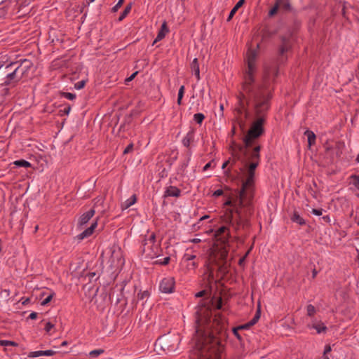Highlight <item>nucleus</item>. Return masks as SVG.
<instances>
[{
    "instance_id": "09e8293b",
    "label": "nucleus",
    "mask_w": 359,
    "mask_h": 359,
    "mask_svg": "<svg viewBox=\"0 0 359 359\" xmlns=\"http://www.w3.org/2000/svg\"><path fill=\"white\" fill-rule=\"evenodd\" d=\"M138 298L140 299H143L149 296V293L147 291H144L142 292L138 293Z\"/></svg>"
},
{
    "instance_id": "f3484780",
    "label": "nucleus",
    "mask_w": 359,
    "mask_h": 359,
    "mask_svg": "<svg viewBox=\"0 0 359 359\" xmlns=\"http://www.w3.org/2000/svg\"><path fill=\"white\" fill-rule=\"evenodd\" d=\"M55 353V351L52 350L46 351H36L29 352L28 354L29 358H37L40 356H52Z\"/></svg>"
},
{
    "instance_id": "680f3d73",
    "label": "nucleus",
    "mask_w": 359,
    "mask_h": 359,
    "mask_svg": "<svg viewBox=\"0 0 359 359\" xmlns=\"http://www.w3.org/2000/svg\"><path fill=\"white\" fill-rule=\"evenodd\" d=\"M210 166H211V162H209L207 164H205L203 168V171L208 170L210 168Z\"/></svg>"
},
{
    "instance_id": "4d7b16f0",
    "label": "nucleus",
    "mask_w": 359,
    "mask_h": 359,
    "mask_svg": "<svg viewBox=\"0 0 359 359\" xmlns=\"http://www.w3.org/2000/svg\"><path fill=\"white\" fill-rule=\"evenodd\" d=\"M240 329L237 327H234L233 328V333L234 334V335L238 339H241V336L239 335L238 334V330Z\"/></svg>"
},
{
    "instance_id": "9d476101",
    "label": "nucleus",
    "mask_w": 359,
    "mask_h": 359,
    "mask_svg": "<svg viewBox=\"0 0 359 359\" xmlns=\"http://www.w3.org/2000/svg\"><path fill=\"white\" fill-rule=\"evenodd\" d=\"M95 212V211L94 209H90V210L83 213L78 219V226L79 228H82L83 226H85L94 216Z\"/></svg>"
},
{
    "instance_id": "0e129e2a",
    "label": "nucleus",
    "mask_w": 359,
    "mask_h": 359,
    "mask_svg": "<svg viewBox=\"0 0 359 359\" xmlns=\"http://www.w3.org/2000/svg\"><path fill=\"white\" fill-rule=\"evenodd\" d=\"M190 242L194 243H197L201 242V239L195 238L190 240Z\"/></svg>"
},
{
    "instance_id": "cd10ccee",
    "label": "nucleus",
    "mask_w": 359,
    "mask_h": 359,
    "mask_svg": "<svg viewBox=\"0 0 359 359\" xmlns=\"http://www.w3.org/2000/svg\"><path fill=\"white\" fill-rule=\"evenodd\" d=\"M350 184H351L358 190H359V176L356 175H352L350 176Z\"/></svg>"
},
{
    "instance_id": "423d86ee",
    "label": "nucleus",
    "mask_w": 359,
    "mask_h": 359,
    "mask_svg": "<svg viewBox=\"0 0 359 359\" xmlns=\"http://www.w3.org/2000/svg\"><path fill=\"white\" fill-rule=\"evenodd\" d=\"M109 266L111 269L116 270L124 264V259L122 252L119 248L111 250V257L109 259Z\"/></svg>"
},
{
    "instance_id": "ddd939ff",
    "label": "nucleus",
    "mask_w": 359,
    "mask_h": 359,
    "mask_svg": "<svg viewBox=\"0 0 359 359\" xmlns=\"http://www.w3.org/2000/svg\"><path fill=\"white\" fill-rule=\"evenodd\" d=\"M198 316L196 319V323L197 324V320H200V322L203 325V328L207 329L208 327V323H209V330H212V327L214 326L215 321H217V319H215L213 322L210 320V318L208 317H202L201 314L199 313V311L196 312Z\"/></svg>"
},
{
    "instance_id": "f257e3e1",
    "label": "nucleus",
    "mask_w": 359,
    "mask_h": 359,
    "mask_svg": "<svg viewBox=\"0 0 359 359\" xmlns=\"http://www.w3.org/2000/svg\"><path fill=\"white\" fill-rule=\"evenodd\" d=\"M259 44L257 49H250L246 54L247 68L243 76L241 91L238 95V106L236 111L239 115L248 116V106L252 105L253 120L244 137L246 147H250L252 142L264 133V126L266 121L267 112L270 108L271 93L265 83L257 79L258 67L257 63Z\"/></svg>"
},
{
    "instance_id": "e2e57ef3",
    "label": "nucleus",
    "mask_w": 359,
    "mask_h": 359,
    "mask_svg": "<svg viewBox=\"0 0 359 359\" xmlns=\"http://www.w3.org/2000/svg\"><path fill=\"white\" fill-rule=\"evenodd\" d=\"M322 219H323L325 222H330V216H328V215L323 216V217H322Z\"/></svg>"
},
{
    "instance_id": "c9c22d12",
    "label": "nucleus",
    "mask_w": 359,
    "mask_h": 359,
    "mask_svg": "<svg viewBox=\"0 0 359 359\" xmlns=\"http://www.w3.org/2000/svg\"><path fill=\"white\" fill-rule=\"evenodd\" d=\"M306 312L309 316H313L316 313V309L312 304H309L306 306Z\"/></svg>"
},
{
    "instance_id": "e433bc0d",
    "label": "nucleus",
    "mask_w": 359,
    "mask_h": 359,
    "mask_svg": "<svg viewBox=\"0 0 359 359\" xmlns=\"http://www.w3.org/2000/svg\"><path fill=\"white\" fill-rule=\"evenodd\" d=\"M156 241V236L154 233H152L150 235L149 238L146 240V243L144 244V245H148L149 244L154 245Z\"/></svg>"
},
{
    "instance_id": "72a5a7b5",
    "label": "nucleus",
    "mask_w": 359,
    "mask_h": 359,
    "mask_svg": "<svg viewBox=\"0 0 359 359\" xmlns=\"http://www.w3.org/2000/svg\"><path fill=\"white\" fill-rule=\"evenodd\" d=\"M283 2V0H278L276 5L270 10L269 14V15L272 16L275 13H276L279 6L281 5Z\"/></svg>"
},
{
    "instance_id": "774afa93",
    "label": "nucleus",
    "mask_w": 359,
    "mask_h": 359,
    "mask_svg": "<svg viewBox=\"0 0 359 359\" xmlns=\"http://www.w3.org/2000/svg\"><path fill=\"white\" fill-rule=\"evenodd\" d=\"M320 359H330V358L327 356V355H323L322 358Z\"/></svg>"
},
{
    "instance_id": "c85d7f7f",
    "label": "nucleus",
    "mask_w": 359,
    "mask_h": 359,
    "mask_svg": "<svg viewBox=\"0 0 359 359\" xmlns=\"http://www.w3.org/2000/svg\"><path fill=\"white\" fill-rule=\"evenodd\" d=\"M131 8H132V4H130L128 6H126V7L125 8L124 11L120 15V16L118 18V20L119 21L123 20L128 15V13L130 12Z\"/></svg>"
},
{
    "instance_id": "6e6d98bb",
    "label": "nucleus",
    "mask_w": 359,
    "mask_h": 359,
    "mask_svg": "<svg viewBox=\"0 0 359 359\" xmlns=\"http://www.w3.org/2000/svg\"><path fill=\"white\" fill-rule=\"evenodd\" d=\"M205 293H206V290H201V291L196 293L195 297L197 298L202 297L205 294Z\"/></svg>"
},
{
    "instance_id": "5fc2aeb1",
    "label": "nucleus",
    "mask_w": 359,
    "mask_h": 359,
    "mask_svg": "<svg viewBox=\"0 0 359 359\" xmlns=\"http://www.w3.org/2000/svg\"><path fill=\"white\" fill-rule=\"evenodd\" d=\"M223 194V191L222 189H217L213 192L212 196L215 197L220 196Z\"/></svg>"
},
{
    "instance_id": "0eeeda50",
    "label": "nucleus",
    "mask_w": 359,
    "mask_h": 359,
    "mask_svg": "<svg viewBox=\"0 0 359 359\" xmlns=\"http://www.w3.org/2000/svg\"><path fill=\"white\" fill-rule=\"evenodd\" d=\"M175 286V280L173 277H165L160 281L159 290L162 293L170 294L174 292Z\"/></svg>"
},
{
    "instance_id": "20e7f679",
    "label": "nucleus",
    "mask_w": 359,
    "mask_h": 359,
    "mask_svg": "<svg viewBox=\"0 0 359 359\" xmlns=\"http://www.w3.org/2000/svg\"><path fill=\"white\" fill-rule=\"evenodd\" d=\"M229 226H232L231 225L224 224V225L219 227L214 231V237L216 242H219L224 245L229 243L231 238Z\"/></svg>"
},
{
    "instance_id": "2f4dec72",
    "label": "nucleus",
    "mask_w": 359,
    "mask_h": 359,
    "mask_svg": "<svg viewBox=\"0 0 359 359\" xmlns=\"http://www.w3.org/2000/svg\"><path fill=\"white\" fill-rule=\"evenodd\" d=\"M55 295V293L53 292H51L49 293L41 302V306H46L48 304L51 299H53V296Z\"/></svg>"
},
{
    "instance_id": "13d9d810",
    "label": "nucleus",
    "mask_w": 359,
    "mask_h": 359,
    "mask_svg": "<svg viewBox=\"0 0 359 359\" xmlns=\"http://www.w3.org/2000/svg\"><path fill=\"white\" fill-rule=\"evenodd\" d=\"M250 326H252L249 323L245 324V325H241V326H238V327L240 329V330H243V329H248L249 328Z\"/></svg>"
},
{
    "instance_id": "603ef678",
    "label": "nucleus",
    "mask_w": 359,
    "mask_h": 359,
    "mask_svg": "<svg viewBox=\"0 0 359 359\" xmlns=\"http://www.w3.org/2000/svg\"><path fill=\"white\" fill-rule=\"evenodd\" d=\"M184 86H182L180 89H179V91H178V95L177 97H183L184 96Z\"/></svg>"
},
{
    "instance_id": "7ed1b4c3",
    "label": "nucleus",
    "mask_w": 359,
    "mask_h": 359,
    "mask_svg": "<svg viewBox=\"0 0 359 359\" xmlns=\"http://www.w3.org/2000/svg\"><path fill=\"white\" fill-rule=\"evenodd\" d=\"M224 320L222 319L220 327L214 328V330H209V327L207 329L203 328V325L197 320V326L196 327V344L193 350V359H210L207 354L209 348V343H217L215 333L219 331L223 327Z\"/></svg>"
},
{
    "instance_id": "864d4df0",
    "label": "nucleus",
    "mask_w": 359,
    "mask_h": 359,
    "mask_svg": "<svg viewBox=\"0 0 359 359\" xmlns=\"http://www.w3.org/2000/svg\"><path fill=\"white\" fill-rule=\"evenodd\" d=\"M332 351L331 346L330 345H326L324 348L323 354L327 355Z\"/></svg>"
},
{
    "instance_id": "4c0bfd02",
    "label": "nucleus",
    "mask_w": 359,
    "mask_h": 359,
    "mask_svg": "<svg viewBox=\"0 0 359 359\" xmlns=\"http://www.w3.org/2000/svg\"><path fill=\"white\" fill-rule=\"evenodd\" d=\"M170 260V257H165L163 259H158L155 262L156 264L167 265Z\"/></svg>"
},
{
    "instance_id": "8fccbe9b",
    "label": "nucleus",
    "mask_w": 359,
    "mask_h": 359,
    "mask_svg": "<svg viewBox=\"0 0 359 359\" xmlns=\"http://www.w3.org/2000/svg\"><path fill=\"white\" fill-rule=\"evenodd\" d=\"M259 313H257L254 316V318H253L250 321V325H255V324L257 322V320H258V319H259Z\"/></svg>"
},
{
    "instance_id": "9b49d317",
    "label": "nucleus",
    "mask_w": 359,
    "mask_h": 359,
    "mask_svg": "<svg viewBox=\"0 0 359 359\" xmlns=\"http://www.w3.org/2000/svg\"><path fill=\"white\" fill-rule=\"evenodd\" d=\"M307 327L310 330L314 329L318 334L325 332L327 329L322 321H317L316 320L309 323Z\"/></svg>"
},
{
    "instance_id": "052dcab7",
    "label": "nucleus",
    "mask_w": 359,
    "mask_h": 359,
    "mask_svg": "<svg viewBox=\"0 0 359 359\" xmlns=\"http://www.w3.org/2000/svg\"><path fill=\"white\" fill-rule=\"evenodd\" d=\"M29 318L32 320L36 319L37 318V313L36 312H32L29 314Z\"/></svg>"
},
{
    "instance_id": "dca6fc26",
    "label": "nucleus",
    "mask_w": 359,
    "mask_h": 359,
    "mask_svg": "<svg viewBox=\"0 0 359 359\" xmlns=\"http://www.w3.org/2000/svg\"><path fill=\"white\" fill-rule=\"evenodd\" d=\"M181 194V190L175 186L168 187L164 191V198L179 197Z\"/></svg>"
},
{
    "instance_id": "a878e982",
    "label": "nucleus",
    "mask_w": 359,
    "mask_h": 359,
    "mask_svg": "<svg viewBox=\"0 0 359 359\" xmlns=\"http://www.w3.org/2000/svg\"><path fill=\"white\" fill-rule=\"evenodd\" d=\"M304 134L307 137L309 145L311 146L314 144L316 141L315 133L311 130H307L305 131Z\"/></svg>"
},
{
    "instance_id": "c756f323",
    "label": "nucleus",
    "mask_w": 359,
    "mask_h": 359,
    "mask_svg": "<svg viewBox=\"0 0 359 359\" xmlns=\"http://www.w3.org/2000/svg\"><path fill=\"white\" fill-rule=\"evenodd\" d=\"M259 151H260V147L257 146L253 149L252 154H251V158L253 161L258 160L259 158Z\"/></svg>"
},
{
    "instance_id": "bb28decb",
    "label": "nucleus",
    "mask_w": 359,
    "mask_h": 359,
    "mask_svg": "<svg viewBox=\"0 0 359 359\" xmlns=\"http://www.w3.org/2000/svg\"><path fill=\"white\" fill-rule=\"evenodd\" d=\"M13 164L18 168H30L32 166V164L29 161L24 159L16 160L13 161Z\"/></svg>"
},
{
    "instance_id": "69168bd1",
    "label": "nucleus",
    "mask_w": 359,
    "mask_h": 359,
    "mask_svg": "<svg viewBox=\"0 0 359 359\" xmlns=\"http://www.w3.org/2000/svg\"><path fill=\"white\" fill-rule=\"evenodd\" d=\"M95 201H95V205H96V204H97V203H99V202L102 203L103 199H102V198H97L95 199Z\"/></svg>"
},
{
    "instance_id": "338daca9",
    "label": "nucleus",
    "mask_w": 359,
    "mask_h": 359,
    "mask_svg": "<svg viewBox=\"0 0 359 359\" xmlns=\"http://www.w3.org/2000/svg\"><path fill=\"white\" fill-rule=\"evenodd\" d=\"M228 163H229V161H225V162L222 164V168L223 170H224V168L227 166Z\"/></svg>"
},
{
    "instance_id": "412c9836",
    "label": "nucleus",
    "mask_w": 359,
    "mask_h": 359,
    "mask_svg": "<svg viewBox=\"0 0 359 359\" xmlns=\"http://www.w3.org/2000/svg\"><path fill=\"white\" fill-rule=\"evenodd\" d=\"M137 202V197L135 194L132 195L129 198L126 200L121 203V209L126 210Z\"/></svg>"
},
{
    "instance_id": "f704fd0d",
    "label": "nucleus",
    "mask_w": 359,
    "mask_h": 359,
    "mask_svg": "<svg viewBox=\"0 0 359 359\" xmlns=\"http://www.w3.org/2000/svg\"><path fill=\"white\" fill-rule=\"evenodd\" d=\"M0 345L2 346H17L18 344L13 341L9 340H0Z\"/></svg>"
},
{
    "instance_id": "473e14b6",
    "label": "nucleus",
    "mask_w": 359,
    "mask_h": 359,
    "mask_svg": "<svg viewBox=\"0 0 359 359\" xmlns=\"http://www.w3.org/2000/svg\"><path fill=\"white\" fill-rule=\"evenodd\" d=\"M104 352L103 349H95L89 352L88 355L91 358H97Z\"/></svg>"
},
{
    "instance_id": "a18cd8bd",
    "label": "nucleus",
    "mask_w": 359,
    "mask_h": 359,
    "mask_svg": "<svg viewBox=\"0 0 359 359\" xmlns=\"http://www.w3.org/2000/svg\"><path fill=\"white\" fill-rule=\"evenodd\" d=\"M124 0H118L117 4L112 8V12H116L122 6Z\"/></svg>"
},
{
    "instance_id": "f03ea898",
    "label": "nucleus",
    "mask_w": 359,
    "mask_h": 359,
    "mask_svg": "<svg viewBox=\"0 0 359 359\" xmlns=\"http://www.w3.org/2000/svg\"><path fill=\"white\" fill-rule=\"evenodd\" d=\"M253 194L247 189L242 188L234 196L224 203V212L221 218L226 224L231 225L237 231L246 222V218L253 213Z\"/></svg>"
},
{
    "instance_id": "39448f33",
    "label": "nucleus",
    "mask_w": 359,
    "mask_h": 359,
    "mask_svg": "<svg viewBox=\"0 0 359 359\" xmlns=\"http://www.w3.org/2000/svg\"><path fill=\"white\" fill-rule=\"evenodd\" d=\"M257 165L258 161H254L250 164L247 172L246 180L242 184V186L244 189H247L252 194L254 191L255 170Z\"/></svg>"
},
{
    "instance_id": "6ab92c4d",
    "label": "nucleus",
    "mask_w": 359,
    "mask_h": 359,
    "mask_svg": "<svg viewBox=\"0 0 359 359\" xmlns=\"http://www.w3.org/2000/svg\"><path fill=\"white\" fill-rule=\"evenodd\" d=\"M290 48V45L287 41H283V44L280 47L279 49V54H280V58L279 61L280 62H283L285 58L284 57V53L287 52Z\"/></svg>"
},
{
    "instance_id": "7c9ffc66",
    "label": "nucleus",
    "mask_w": 359,
    "mask_h": 359,
    "mask_svg": "<svg viewBox=\"0 0 359 359\" xmlns=\"http://www.w3.org/2000/svg\"><path fill=\"white\" fill-rule=\"evenodd\" d=\"M204 119L205 116L202 113H197L194 115V121H196L198 124L201 125Z\"/></svg>"
},
{
    "instance_id": "c03bdc74",
    "label": "nucleus",
    "mask_w": 359,
    "mask_h": 359,
    "mask_svg": "<svg viewBox=\"0 0 359 359\" xmlns=\"http://www.w3.org/2000/svg\"><path fill=\"white\" fill-rule=\"evenodd\" d=\"M53 327H54V324H53L50 322H47L46 323L44 329L47 333H49L50 332L51 329Z\"/></svg>"
},
{
    "instance_id": "1a4fd4ad",
    "label": "nucleus",
    "mask_w": 359,
    "mask_h": 359,
    "mask_svg": "<svg viewBox=\"0 0 359 359\" xmlns=\"http://www.w3.org/2000/svg\"><path fill=\"white\" fill-rule=\"evenodd\" d=\"M158 248L157 245H152L151 244L148 245H144L142 249L143 254L145 257L149 259H154L158 256Z\"/></svg>"
},
{
    "instance_id": "58836bf2",
    "label": "nucleus",
    "mask_w": 359,
    "mask_h": 359,
    "mask_svg": "<svg viewBox=\"0 0 359 359\" xmlns=\"http://www.w3.org/2000/svg\"><path fill=\"white\" fill-rule=\"evenodd\" d=\"M196 257V256L195 255L186 253L183 257V260L186 262H189L193 261Z\"/></svg>"
},
{
    "instance_id": "4468645a",
    "label": "nucleus",
    "mask_w": 359,
    "mask_h": 359,
    "mask_svg": "<svg viewBox=\"0 0 359 359\" xmlns=\"http://www.w3.org/2000/svg\"><path fill=\"white\" fill-rule=\"evenodd\" d=\"M20 80V77H18V79H16L13 81L12 80H10V79L8 78L7 76H6L4 79V83H1V85H0L1 87L4 88L2 89V90L4 91V95H8V93H9V88H8V86H11V87L15 86L18 83V81Z\"/></svg>"
},
{
    "instance_id": "37998d69",
    "label": "nucleus",
    "mask_w": 359,
    "mask_h": 359,
    "mask_svg": "<svg viewBox=\"0 0 359 359\" xmlns=\"http://www.w3.org/2000/svg\"><path fill=\"white\" fill-rule=\"evenodd\" d=\"M214 306L215 308L217 309V310H219L222 309V298H218L215 302V304H214Z\"/></svg>"
},
{
    "instance_id": "a19ab883",
    "label": "nucleus",
    "mask_w": 359,
    "mask_h": 359,
    "mask_svg": "<svg viewBox=\"0 0 359 359\" xmlns=\"http://www.w3.org/2000/svg\"><path fill=\"white\" fill-rule=\"evenodd\" d=\"M85 84H86L85 80L79 81L76 82V83H74V88L76 90H81L85 86Z\"/></svg>"
},
{
    "instance_id": "b1692460",
    "label": "nucleus",
    "mask_w": 359,
    "mask_h": 359,
    "mask_svg": "<svg viewBox=\"0 0 359 359\" xmlns=\"http://www.w3.org/2000/svg\"><path fill=\"white\" fill-rule=\"evenodd\" d=\"M291 220L299 225H304L306 224L304 219L301 217L297 212H294L291 216Z\"/></svg>"
},
{
    "instance_id": "de8ad7c7",
    "label": "nucleus",
    "mask_w": 359,
    "mask_h": 359,
    "mask_svg": "<svg viewBox=\"0 0 359 359\" xmlns=\"http://www.w3.org/2000/svg\"><path fill=\"white\" fill-rule=\"evenodd\" d=\"M133 149V144L131 143L130 144H128L126 148L124 149L123 151V154H128L130 153Z\"/></svg>"
},
{
    "instance_id": "bf43d9fd",
    "label": "nucleus",
    "mask_w": 359,
    "mask_h": 359,
    "mask_svg": "<svg viewBox=\"0 0 359 359\" xmlns=\"http://www.w3.org/2000/svg\"><path fill=\"white\" fill-rule=\"evenodd\" d=\"M227 254H228V251L226 250V248H224L223 251L222 252V255H221V257L223 259H224L226 256H227Z\"/></svg>"
},
{
    "instance_id": "79ce46f5",
    "label": "nucleus",
    "mask_w": 359,
    "mask_h": 359,
    "mask_svg": "<svg viewBox=\"0 0 359 359\" xmlns=\"http://www.w3.org/2000/svg\"><path fill=\"white\" fill-rule=\"evenodd\" d=\"M63 97L69 100H73L76 98V95L74 93L67 92L63 93Z\"/></svg>"
},
{
    "instance_id": "a211bd4d",
    "label": "nucleus",
    "mask_w": 359,
    "mask_h": 359,
    "mask_svg": "<svg viewBox=\"0 0 359 359\" xmlns=\"http://www.w3.org/2000/svg\"><path fill=\"white\" fill-rule=\"evenodd\" d=\"M169 32L166 22H163V23L161 25V29L158 31V34L156 37V39L154 41V44L161 41L166 35V34Z\"/></svg>"
},
{
    "instance_id": "4be33fe9",
    "label": "nucleus",
    "mask_w": 359,
    "mask_h": 359,
    "mask_svg": "<svg viewBox=\"0 0 359 359\" xmlns=\"http://www.w3.org/2000/svg\"><path fill=\"white\" fill-rule=\"evenodd\" d=\"M192 73L196 76L197 80H200V69L197 58H194L191 63Z\"/></svg>"
},
{
    "instance_id": "6e6552de",
    "label": "nucleus",
    "mask_w": 359,
    "mask_h": 359,
    "mask_svg": "<svg viewBox=\"0 0 359 359\" xmlns=\"http://www.w3.org/2000/svg\"><path fill=\"white\" fill-rule=\"evenodd\" d=\"M202 280L205 287H209L214 281V273L212 268L209 264H205L204 272L202 275Z\"/></svg>"
},
{
    "instance_id": "49530a36",
    "label": "nucleus",
    "mask_w": 359,
    "mask_h": 359,
    "mask_svg": "<svg viewBox=\"0 0 359 359\" xmlns=\"http://www.w3.org/2000/svg\"><path fill=\"white\" fill-rule=\"evenodd\" d=\"M323 209H313L311 212L312 214L315 215H317V216H320L323 215Z\"/></svg>"
},
{
    "instance_id": "f8f14e48",
    "label": "nucleus",
    "mask_w": 359,
    "mask_h": 359,
    "mask_svg": "<svg viewBox=\"0 0 359 359\" xmlns=\"http://www.w3.org/2000/svg\"><path fill=\"white\" fill-rule=\"evenodd\" d=\"M97 221L95 220L93 222L91 223L90 227H88V229H85L83 231H82L81 233H79V235H77L76 238L79 241H81L90 236H91L94 231V230L95 229V228L97 227Z\"/></svg>"
},
{
    "instance_id": "aec40b11",
    "label": "nucleus",
    "mask_w": 359,
    "mask_h": 359,
    "mask_svg": "<svg viewBox=\"0 0 359 359\" xmlns=\"http://www.w3.org/2000/svg\"><path fill=\"white\" fill-rule=\"evenodd\" d=\"M194 132L193 130L189 131L182 140L183 146L187 148L189 147L191 142L194 140Z\"/></svg>"
},
{
    "instance_id": "393cba45",
    "label": "nucleus",
    "mask_w": 359,
    "mask_h": 359,
    "mask_svg": "<svg viewBox=\"0 0 359 359\" xmlns=\"http://www.w3.org/2000/svg\"><path fill=\"white\" fill-rule=\"evenodd\" d=\"M245 0H239L236 4L234 6V7L231 9V11L229 13V15L228 16L227 20L229 21L231 20L233 16L235 15L236 11L238 10V8L242 6V5L244 4Z\"/></svg>"
},
{
    "instance_id": "5701e85b",
    "label": "nucleus",
    "mask_w": 359,
    "mask_h": 359,
    "mask_svg": "<svg viewBox=\"0 0 359 359\" xmlns=\"http://www.w3.org/2000/svg\"><path fill=\"white\" fill-rule=\"evenodd\" d=\"M21 69V65H18L15 69L13 72H12L11 73H9L6 75V76L8 78L10 79V80H12V81H15L16 79H18V77H20V79H22V75L24 74V71H22V73H21V75L20 76H18V72Z\"/></svg>"
},
{
    "instance_id": "2eb2a0df",
    "label": "nucleus",
    "mask_w": 359,
    "mask_h": 359,
    "mask_svg": "<svg viewBox=\"0 0 359 359\" xmlns=\"http://www.w3.org/2000/svg\"><path fill=\"white\" fill-rule=\"evenodd\" d=\"M163 343V348H166L169 352H174L177 349V346L178 345L179 339L175 337V341L176 342L175 344L170 345L169 343L170 340L168 337H163L161 338Z\"/></svg>"
},
{
    "instance_id": "3c124183",
    "label": "nucleus",
    "mask_w": 359,
    "mask_h": 359,
    "mask_svg": "<svg viewBox=\"0 0 359 359\" xmlns=\"http://www.w3.org/2000/svg\"><path fill=\"white\" fill-rule=\"evenodd\" d=\"M137 72H135L133 74H132L129 77L126 78L125 80L126 83H128V82L133 80L134 78L135 77V76L137 75Z\"/></svg>"
},
{
    "instance_id": "ea45409f",
    "label": "nucleus",
    "mask_w": 359,
    "mask_h": 359,
    "mask_svg": "<svg viewBox=\"0 0 359 359\" xmlns=\"http://www.w3.org/2000/svg\"><path fill=\"white\" fill-rule=\"evenodd\" d=\"M198 267V263L196 262L191 261L187 262V268L188 270H195Z\"/></svg>"
}]
</instances>
